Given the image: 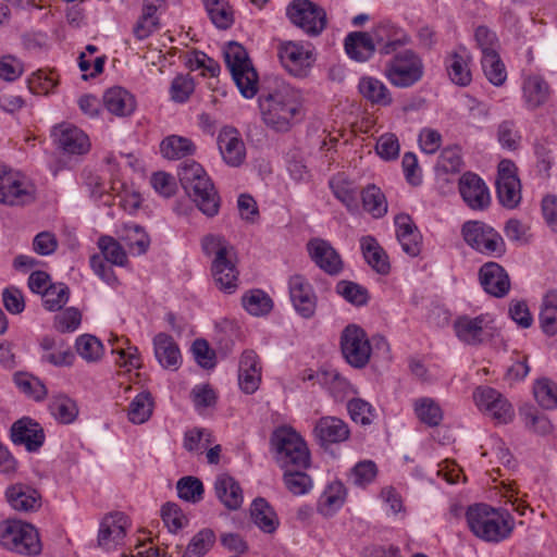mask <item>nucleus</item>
Instances as JSON below:
<instances>
[{
  "label": "nucleus",
  "instance_id": "f257e3e1",
  "mask_svg": "<svg viewBox=\"0 0 557 557\" xmlns=\"http://www.w3.org/2000/svg\"><path fill=\"white\" fill-rule=\"evenodd\" d=\"M259 108L262 120L269 127L286 132L300 120L301 94L284 81L275 79L272 85L262 89Z\"/></svg>",
  "mask_w": 557,
  "mask_h": 557
},
{
  "label": "nucleus",
  "instance_id": "f03ea898",
  "mask_svg": "<svg viewBox=\"0 0 557 557\" xmlns=\"http://www.w3.org/2000/svg\"><path fill=\"white\" fill-rule=\"evenodd\" d=\"M177 176L185 193L203 214L210 218L218 214L220 197L211 178L198 162L182 163Z\"/></svg>",
  "mask_w": 557,
  "mask_h": 557
},
{
  "label": "nucleus",
  "instance_id": "7ed1b4c3",
  "mask_svg": "<svg viewBox=\"0 0 557 557\" xmlns=\"http://www.w3.org/2000/svg\"><path fill=\"white\" fill-rule=\"evenodd\" d=\"M466 518L471 532L485 542H500L512 531L511 516L485 504L470 506Z\"/></svg>",
  "mask_w": 557,
  "mask_h": 557
},
{
  "label": "nucleus",
  "instance_id": "20e7f679",
  "mask_svg": "<svg viewBox=\"0 0 557 557\" xmlns=\"http://www.w3.org/2000/svg\"><path fill=\"white\" fill-rule=\"evenodd\" d=\"M202 251L214 256L211 271L220 290L233 294L237 289L238 271L230 258L232 246L220 235L209 234L201 240Z\"/></svg>",
  "mask_w": 557,
  "mask_h": 557
},
{
  "label": "nucleus",
  "instance_id": "39448f33",
  "mask_svg": "<svg viewBox=\"0 0 557 557\" xmlns=\"http://www.w3.org/2000/svg\"><path fill=\"white\" fill-rule=\"evenodd\" d=\"M270 444L281 468L310 466L307 444L293 428L283 425L275 429L270 437Z\"/></svg>",
  "mask_w": 557,
  "mask_h": 557
},
{
  "label": "nucleus",
  "instance_id": "423d86ee",
  "mask_svg": "<svg viewBox=\"0 0 557 557\" xmlns=\"http://www.w3.org/2000/svg\"><path fill=\"white\" fill-rule=\"evenodd\" d=\"M223 55L239 92L247 99L253 98L258 92L259 76L246 49L236 41H230Z\"/></svg>",
  "mask_w": 557,
  "mask_h": 557
},
{
  "label": "nucleus",
  "instance_id": "0eeeda50",
  "mask_svg": "<svg viewBox=\"0 0 557 557\" xmlns=\"http://www.w3.org/2000/svg\"><path fill=\"white\" fill-rule=\"evenodd\" d=\"M423 75V61L412 49L395 53L384 66V76L397 88H409L419 83Z\"/></svg>",
  "mask_w": 557,
  "mask_h": 557
},
{
  "label": "nucleus",
  "instance_id": "6e6552de",
  "mask_svg": "<svg viewBox=\"0 0 557 557\" xmlns=\"http://www.w3.org/2000/svg\"><path fill=\"white\" fill-rule=\"evenodd\" d=\"M0 544L18 554L38 555L41 552L38 531L21 520L0 522Z\"/></svg>",
  "mask_w": 557,
  "mask_h": 557
},
{
  "label": "nucleus",
  "instance_id": "1a4fd4ad",
  "mask_svg": "<svg viewBox=\"0 0 557 557\" xmlns=\"http://www.w3.org/2000/svg\"><path fill=\"white\" fill-rule=\"evenodd\" d=\"M36 198V187L20 172L0 165V202L9 206H25Z\"/></svg>",
  "mask_w": 557,
  "mask_h": 557
},
{
  "label": "nucleus",
  "instance_id": "9d476101",
  "mask_svg": "<svg viewBox=\"0 0 557 557\" xmlns=\"http://www.w3.org/2000/svg\"><path fill=\"white\" fill-rule=\"evenodd\" d=\"M461 233L465 242L481 253L499 257L506 251L502 235L484 222L468 221L462 225Z\"/></svg>",
  "mask_w": 557,
  "mask_h": 557
},
{
  "label": "nucleus",
  "instance_id": "9b49d317",
  "mask_svg": "<svg viewBox=\"0 0 557 557\" xmlns=\"http://www.w3.org/2000/svg\"><path fill=\"white\" fill-rule=\"evenodd\" d=\"M289 21L309 36L320 35L326 26L325 11L309 0H294L287 9Z\"/></svg>",
  "mask_w": 557,
  "mask_h": 557
},
{
  "label": "nucleus",
  "instance_id": "f8f14e48",
  "mask_svg": "<svg viewBox=\"0 0 557 557\" xmlns=\"http://www.w3.org/2000/svg\"><path fill=\"white\" fill-rule=\"evenodd\" d=\"M341 349L345 360L357 369L367 366L372 351L366 332L356 324L347 325L342 332Z\"/></svg>",
  "mask_w": 557,
  "mask_h": 557
},
{
  "label": "nucleus",
  "instance_id": "ddd939ff",
  "mask_svg": "<svg viewBox=\"0 0 557 557\" xmlns=\"http://www.w3.org/2000/svg\"><path fill=\"white\" fill-rule=\"evenodd\" d=\"M473 399L478 408L498 424H507L515 417L511 404L495 388L479 386L473 392Z\"/></svg>",
  "mask_w": 557,
  "mask_h": 557
},
{
  "label": "nucleus",
  "instance_id": "4468645a",
  "mask_svg": "<svg viewBox=\"0 0 557 557\" xmlns=\"http://www.w3.org/2000/svg\"><path fill=\"white\" fill-rule=\"evenodd\" d=\"M496 193L499 202L508 208H516L521 200L520 180L516 174V165L510 160H502L498 164Z\"/></svg>",
  "mask_w": 557,
  "mask_h": 557
},
{
  "label": "nucleus",
  "instance_id": "2eb2a0df",
  "mask_svg": "<svg viewBox=\"0 0 557 557\" xmlns=\"http://www.w3.org/2000/svg\"><path fill=\"white\" fill-rule=\"evenodd\" d=\"M380 54H391L398 48L410 42V36L405 29L391 21H381L368 32Z\"/></svg>",
  "mask_w": 557,
  "mask_h": 557
},
{
  "label": "nucleus",
  "instance_id": "dca6fc26",
  "mask_svg": "<svg viewBox=\"0 0 557 557\" xmlns=\"http://www.w3.org/2000/svg\"><path fill=\"white\" fill-rule=\"evenodd\" d=\"M458 190L465 203L472 210H485L491 203L486 184L473 172H465L459 177Z\"/></svg>",
  "mask_w": 557,
  "mask_h": 557
},
{
  "label": "nucleus",
  "instance_id": "f3484780",
  "mask_svg": "<svg viewBox=\"0 0 557 557\" xmlns=\"http://www.w3.org/2000/svg\"><path fill=\"white\" fill-rule=\"evenodd\" d=\"M289 296L296 311L306 319L315 312L317 297L311 284L300 274L289 278Z\"/></svg>",
  "mask_w": 557,
  "mask_h": 557
},
{
  "label": "nucleus",
  "instance_id": "a211bd4d",
  "mask_svg": "<svg viewBox=\"0 0 557 557\" xmlns=\"http://www.w3.org/2000/svg\"><path fill=\"white\" fill-rule=\"evenodd\" d=\"M222 159L230 166H239L246 159V147L239 132L231 126L223 127L216 138Z\"/></svg>",
  "mask_w": 557,
  "mask_h": 557
},
{
  "label": "nucleus",
  "instance_id": "6ab92c4d",
  "mask_svg": "<svg viewBox=\"0 0 557 557\" xmlns=\"http://www.w3.org/2000/svg\"><path fill=\"white\" fill-rule=\"evenodd\" d=\"M309 256L314 263L330 275H337L344 268L343 260L334 247L326 240L313 238L307 244Z\"/></svg>",
  "mask_w": 557,
  "mask_h": 557
},
{
  "label": "nucleus",
  "instance_id": "aec40b11",
  "mask_svg": "<svg viewBox=\"0 0 557 557\" xmlns=\"http://www.w3.org/2000/svg\"><path fill=\"white\" fill-rule=\"evenodd\" d=\"M490 322L488 314H480L474 318L460 315L454 322V331L459 341L476 346L484 342L485 330Z\"/></svg>",
  "mask_w": 557,
  "mask_h": 557
},
{
  "label": "nucleus",
  "instance_id": "412c9836",
  "mask_svg": "<svg viewBox=\"0 0 557 557\" xmlns=\"http://www.w3.org/2000/svg\"><path fill=\"white\" fill-rule=\"evenodd\" d=\"M11 438L16 445H24L30 453L37 451L45 442V433L39 423L22 418L13 423Z\"/></svg>",
  "mask_w": 557,
  "mask_h": 557
},
{
  "label": "nucleus",
  "instance_id": "4be33fe9",
  "mask_svg": "<svg viewBox=\"0 0 557 557\" xmlns=\"http://www.w3.org/2000/svg\"><path fill=\"white\" fill-rule=\"evenodd\" d=\"M479 278L483 289L497 298L506 296L510 280L505 269L496 262H487L480 268Z\"/></svg>",
  "mask_w": 557,
  "mask_h": 557
},
{
  "label": "nucleus",
  "instance_id": "5701e85b",
  "mask_svg": "<svg viewBox=\"0 0 557 557\" xmlns=\"http://www.w3.org/2000/svg\"><path fill=\"white\" fill-rule=\"evenodd\" d=\"M52 137L59 148L67 153L82 154L89 150V139L78 127L71 124H61L52 131Z\"/></svg>",
  "mask_w": 557,
  "mask_h": 557
},
{
  "label": "nucleus",
  "instance_id": "b1692460",
  "mask_svg": "<svg viewBox=\"0 0 557 557\" xmlns=\"http://www.w3.org/2000/svg\"><path fill=\"white\" fill-rule=\"evenodd\" d=\"M313 433L320 445L325 447L347 441L350 431L342 419L329 416L317 421Z\"/></svg>",
  "mask_w": 557,
  "mask_h": 557
},
{
  "label": "nucleus",
  "instance_id": "393cba45",
  "mask_svg": "<svg viewBox=\"0 0 557 557\" xmlns=\"http://www.w3.org/2000/svg\"><path fill=\"white\" fill-rule=\"evenodd\" d=\"M278 58L290 74L304 76L310 66L311 54L301 45L288 41L280 45Z\"/></svg>",
  "mask_w": 557,
  "mask_h": 557
},
{
  "label": "nucleus",
  "instance_id": "a878e982",
  "mask_svg": "<svg viewBox=\"0 0 557 557\" xmlns=\"http://www.w3.org/2000/svg\"><path fill=\"white\" fill-rule=\"evenodd\" d=\"M261 382V366L257 354L252 350L243 352L239 360L238 384L246 394H253Z\"/></svg>",
  "mask_w": 557,
  "mask_h": 557
},
{
  "label": "nucleus",
  "instance_id": "bb28decb",
  "mask_svg": "<svg viewBox=\"0 0 557 557\" xmlns=\"http://www.w3.org/2000/svg\"><path fill=\"white\" fill-rule=\"evenodd\" d=\"M396 236L403 250L410 257H417L421 251L422 236L408 214L395 218Z\"/></svg>",
  "mask_w": 557,
  "mask_h": 557
},
{
  "label": "nucleus",
  "instance_id": "cd10ccee",
  "mask_svg": "<svg viewBox=\"0 0 557 557\" xmlns=\"http://www.w3.org/2000/svg\"><path fill=\"white\" fill-rule=\"evenodd\" d=\"M126 524L127 519L122 512L104 517L98 534L99 546L110 549L117 545L126 535Z\"/></svg>",
  "mask_w": 557,
  "mask_h": 557
},
{
  "label": "nucleus",
  "instance_id": "c85d7f7f",
  "mask_svg": "<svg viewBox=\"0 0 557 557\" xmlns=\"http://www.w3.org/2000/svg\"><path fill=\"white\" fill-rule=\"evenodd\" d=\"M214 492L219 500L230 510H236L243 504V490L239 483L227 473L216 476Z\"/></svg>",
  "mask_w": 557,
  "mask_h": 557
},
{
  "label": "nucleus",
  "instance_id": "c756f323",
  "mask_svg": "<svg viewBox=\"0 0 557 557\" xmlns=\"http://www.w3.org/2000/svg\"><path fill=\"white\" fill-rule=\"evenodd\" d=\"M154 356L162 368L177 370L181 366V351L173 337L159 333L153 337Z\"/></svg>",
  "mask_w": 557,
  "mask_h": 557
},
{
  "label": "nucleus",
  "instance_id": "7c9ffc66",
  "mask_svg": "<svg viewBox=\"0 0 557 557\" xmlns=\"http://www.w3.org/2000/svg\"><path fill=\"white\" fill-rule=\"evenodd\" d=\"M11 507L18 511H35L41 506L39 493L25 484H14L5 492Z\"/></svg>",
  "mask_w": 557,
  "mask_h": 557
},
{
  "label": "nucleus",
  "instance_id": "2f4dec72",
  "mask_svg": "<svg viewBox=\"0 0 557 557\" xmlns=\"http://www.w3.org/2000/svg\"><path fill=\"white\" fill-rule=\"evenodd\" d=\"M107 110L116 116H129L136 109L135 97L122 87H112L103 95Z\"/></svg>",
  "mask_w": 557,
  "mask_h": 557
},
{
  "label": "nucleus",
  "instance_id": "473e14b6",
  "mask_svg": "<svg viewBox=\"0 0 557 557\" xmlns=\"http://www.w3.org/2000/svg\"><path fill=\"white\" fill-rule=\"evenodd\" d=\"M358 90L371 104L388 107L393 103V96L389 89L376 77L362 76L358 83Z\"/></svg>",
  "mask_w": 557,
  "mask_h": 557
},
{
  "label": "nucleus",
  "instance_id": "72a5a7b5",
  "mask_svg": "<svg viewBox=\"0 0 557 557\" xmlns=\"http://www.w3.org/2000/svg\"><path fill=\"white\" fill-rule=\"evenodd\" d=\"M360 248L364 260L375 272L380 274H387L389 272L388 257L373 236H362L360 238Z\"/></svg>",
  "mask_w": 557,
  "mask_h": 557
},
{
  "label": "nucleus",
  "instance_id": "f704fd0d",
  "mask_svg": "<svg viewBox=\"0 0 557 557\" xmlns=\"http://www.w3.org/2000/svg\"><path fill=\"white\" fill-rule=\"evenodd\" d=\"M344 46L348 57L357 62L368 61L376 50L368 32L348 34Z\"/></svg>",
  "mask_w": 557,
  "mask_h": 557
},
{
  "label": "nucleus",
  "instance_id": "c9c22d12",
  "mask_svg": "<svg viewBox=\"0 0 557 557\" xmlns=\"http://www.w3.org/2000/svg\"><path fill=\"white\" fill-rule=\"evenodd\" d=\"M117 235L121 242L134 255H144L150 245V239L145 230L135 223L124 224L119 231Z\"/></svg>",
  "mask_w": 557,
  "mask_h": 557
},
{
  "label": "nucleus",
  "instance_id": "e433bc0d",
  "mask_svg": "<svg viewBox=\"0 0 557 557\" xmlns=\"http://www.w3.org/2000/svg\"><path fill=\"white\" fill-rule=\"evenodd\" d=\"M195 151L196 146L191 139L178 135H170L160 144L161 154L169 160H178L189 157L193 156Z\"/></svg>",
  "mask_w": 557,
  "mask_h": 557
},
{
  "label": "nucleus",
  "instance_id": "4c0bfd02",
  "mask_svg": "<svg viewBox=\"0 0 557 557\" xmlns=\"http://www.w3.org/2000/svg\"><path fill=\"white\" fill-rule=\"evenodd\" d=\"M523 97L530 108H537L545 103L549 96L548 84L540 75H529L524 78Z\"/></svg>",
  "mask_w": 557,
  "mask_h": 557
},
{
  "label": "nucleus",
  "instance_id": "58836bf2",
  "mask_svg": "<svg viewBox=\"0 0 557 557\" xmlns=\"http://www.w3.org/2000/svg\"><path fill=\"white\" fill-rule=\"evenodd\" d=\"M250 516L256 525L263 532L272 533L278 525L276 513L264 498L259 497L252 502Z\"/></svg>",
  "mask_w": 557,
  "mask_h": 557
},
{
  "label": "nucleus",
  "instance_id": "ea45409f",
  "mask_svg": "<svg viewBox=\"0 0 557 557\" xmlns=\"http://www.w3.org/2000/svg\"><path fill=\"white\" fill-rule=\"evenodd\" d=\"M539 320L540 326L546 335L557 334V290H550L544 296Z\"/></svg>",
  "mask_w": 557,
  "mask_h": 557
},
{
  "label": "nucleus",
  "instance_id": "a19ab883",
  "mask_svg": "<svg viewBox=\"0 0 557 557\" xmlns=\"http://www.w3.org/2000/svg\"><path fill=\"white\" fill-rule=\"evenodd\" d=\"M242 304L245 310L255 317H263L273 309V300L261 289H251L243 295Z\"/></svg>",
  "mask_w": 557,
  "mask_h": 557
},
{
  "label": "nucleus",
  "instance_id": "79ce46f5",
  "mask_svg": "<svg viewBox=\"0 0 557 557\" xmlns=\"http://www.w3.org/2000/svg\"><path fill=\"white\" fill-rule=\"evenodd\" d=\"M308 467H288L285 470L283 481L286 488L294 495H304L312 487L311 478L305 472Z\"/></svg>",
  "mask_w": 557,
  "mask_h": 557
},
{
  "label": "nucleus",
  "instance_id": "37998d69",
  "mask_svg": "<svg viewBox=\"0 0 557 557\" xmlns=\"http://www.w3.org/2000/svg\"><path fill=\"white\" fill-rule=\"evenodd\" d=\"M345 495L346 491L341 482L329 484L319 498V510L325 516L332 515L343 506Z\"/></svg>",
  "mask_w": 557,
  "mask_h": 557
},
{
  "label": "nucleus",
  "instance_id": "c03bdc74",
  "mask_svg": "<svg viewBox=\"0 0 557 557\" xmlns=\"http://www.w3.org/2000/svg\"><path fill=\"white\" fill-rule=\"evenodd\" d=\"M445 64L453 83L459 86H467L471 82V72L466 55L453 52L447 57Z\"/></svg>",
  "mask_w": 557,
  "mask_h": 557
},
{
  "label": "nucleus",
  "instance_id": "a18cd8bd",
  "mask_svg": "<svg viewBox=\"0 0 557 557\" xmlns=\"http://www.w3.org/2000/svg\"><path fill=\"white\" fill-rule=\"evenodd\" d=\"M98 248L101 257L109 261L110 264L124 267L127 263V255L124 247L115 238L103 235L98 239Z\"/></svg>",
  "mask_w": 557,
  "mask_h": 557
},
{
  "label": "nucleus",
  "instance_id": "49530a36",
  "mask_svg": "<svg viewBox=\"0 0 557 557\" xmlns=\"http://www.w3.org/2000/svg\"><path fill=\"white\" fill-rule=\"evenodd\" d=\"M362 203L366 211L373 218H382L387 212V202L382 190L375 185L367 186L361 193Z\"/></svg>",
  "mask_w": 557,
  "mask_h": 557
},
{
  "label": "nucleus",
  "instance_id": "de8ad7c7",
  "mask_svg": "<svg viewBox=\"0 0 557 557\" xmlns=\"http://www.w3.org/2000/svg\"><path fill=\"white\" fill-rule=\"evenodd\" d=\"M414 412L419 420L429 426H437L443 420L440 405L429 397H422L414 401Z\"/></svg>",
  "mask_w": 557,
  "mask_h": 557
},
{
  "label": "nucleus",
  "instance_id": "09e8293b",
  "mask_svg": "<svg viewBox=\"0 0 557 557\" xmlns=\"http://www.w3.org/2000/svg\"><path fill=\"white\" fill-rule=\"evenodd\" d=\"M206 10L212 23L221 28L226 29L231 27L234 22L233 11L227 1L225 0H203Z\"/></svg>",
  "mask_w": 557,
  "mask_h": 557
},
{
  "label": "nucleus",
  "instance_id": "8fccbe9b",
  "mask_svg": "<svg viewBox=\"0 0 557 557\" xmlns=\"http://www.w3.org/2000/svg\"><path fill=\"white\" fill-rule=\"evenodd\" d=\"M153 401L150 393L138 394L128 406V419L132 423H145L152 414Z\"/></svg>",
  "mask_w": 557,
  "mask_h": 557
},
{
  "label": "nucleus",
  "instance_id": "3c124183",
  "mask_svg": "<svg viewBox=\"0 0 557 557\" xmlns=\"http://www.w3.org/2000/svg\"><path fill=\"white\" fill-rule=\"evenodd\" d=\"M49 410L55 420L64 424L72 423L78 414L75 401L64 395L54 397L49 405Z\"/></svg>",
  "mask_w": 557,
  "mask_h": 557
},
{
  "label": "nucleus",
  "instance_id": "603ef678",
  "mask_svg": "<svg viewBox=\"0 0 557 557\" xmlns=\"http://www.w3.org/2000/svg\"><path fill=\"white\" fill-rule=\"evenodd\" d=\"M335 290L346 301L357 307L367 305L370 298L366 287L351 281H339L335 286Z\"/></svg>",
  "mask_w": 557,
  "mask_h": 557
},
{
  "label": "nucleus",
  "instance_id": "864d4df0",
  "mask_svg": "<svg viewBox=\"0 0 557 557\" xmlns=\"http://www.w3.org/2000/svg\"><path fill=\"white\" fill-rule=\"evenodd\" d=\"M481 63L486 78L493 85L502 86L505 83L507 72L498 52L486 53V55L482 57Z\"/></svg>",
  "mask_w": 557,
  "mask_h": 557
},
{
  "label": "nucleus",
  "instance_id": "5fc2aeb1",
  "mask_svg": "<svg viewBox=\"0 0 557 557\" xmlns=\"http://www.w3.org/2000/svg\"><path fill=\"white\" fill-rule=\"evenodd\" d=\"M534 397L544 409L557 407V384L549 379H540L534 384Z\"/></svg>",
  "mask_w": 557,
  "mask_h": 557
},
{
  "label": "nucleus",
  "instance_id": "6e6d98bb",
  "mask_svg": "<svg viewBox=\"0 0 557 557\" xmlns=\"http://www.w3.org/2000/svg\"><path fill=\"white\" fill-rule=\"evenodd\" d=\"M214 541V532L210 529H202L194 535L182 557H202L212 547Z\"/></svg>",
  "mask_w": 557,
  "mask_h": 557
},
{
  "label": "nucleus",
  "instance_id": "4d7b16f0",
  "mask_svg": "<svg viewBox=\"0 0 557 557\" xmlns=\"http://www.w3.org/2000/svg\"><path fill=\"white\" fill-rule=\"evenodd\" d=\"M69 296L70 289L65 284H50L42 296L44 307L49 311H58L67 302Z\"/></svg>",
  "mask_w": 557,
  "mask_h": 557
},
{
  "label": "nucleus",
  "instance_id": "13d9d810",
  "mask_svg": "<svg viewBox=\"0 0 557 557\" xmlns=\"http://www.w3.org/2000/svg\"><path fill=\"white\" fill-rule=\"evenodd\" d=\"M176 490L180 498L194 504L202 499L205 492L202 482L195 476L180 479L176 483Z\"/></svg>",
  "mask_w": 557,
  "mask_h": 557
},
{
  "label": "nucleus",
  "instance_id": "bf43d9fd",
  "mask_svg": "<svg viewBox=\"0 0 557 557\" xmlns=\"http://www.w3.org/2000/svg\"><path fill=\"white\" fill-rule=\"evenodd\" d=\"M76 351L86 361L94 362L101 358L103 347L96 336L84 334L76 339Z\"/></svg>",
  "mask_w": 557,
  "mask_h": 557
},
{
  "label": "nucleus",
  "instance_id": "052dcab7",
  "mask_svg": "<svg viewBox=\"0 0 557 557\" xmlns=\"http://www.w3.org/2000/svg\"><path fill=\"white\" fill-rule=\"evenodd\" d=\"M347 409L350 418L362 425L371 424L376 418V411L371 404L361 399L352 398L347 404Z\"/></svg>",
  "mask_w": 557,
  "mask_h": 557
},
{
  "label": "nucleus",
  "instance_id": "680f3d73",
  "mask_svg": "<svg viewBox=\"0 0 557 557\" xmlns=\"http://www.w3.org/2000/svg\"><path fill=\"white\" fill-rule=\"evenodd\" d=\"M161 517L170 532H177L183 529L188 519L177 504L166 503L162 506Z\"/></svg>",
  "mask_w": 557,
  "mask_h": 557
},
{
  "label": "nucleus",
  "instance_id": "e2e57ef3",
  "mask_svg": "<svg viewBox=\"0 0 557 557\" xmlns=\"http://www.w3.org/2000/svg\"><path fill=\"white\" fill-rule=\"evenodd\" d=\"M15 383L23 393L37 401L42 400L47 395L46 386L36 377L18 374L15 376Z\"/></svg>",
  "mask_w": 557,
  "mask_h": 557
},
{
  "label": "nucleus",
  "instance_id": "0e129e2a",
  "mask_svg": "<svg viewBox=\"0 0 557 557\" xmlns=\"http://www.w3.org/2000/svg\"><path fill=\"white\" fill-rule=\"evenodd\" d=\"M375 150L386 161L397 159L400 150L397 136L392 133L381 135L376 141Z\"/></svg>",
  "mask_w": 557,
  "mask_h": 557
},
{
  "label": "nucleus",
  "instance_id": "69168bd1",
  "mask_svg": "<svg viewBox=\"0 0 557 557\" xmlns=\"http://www.w3.org/2000/svg\"><path fill=\"white\" fill-rule=\"evenodd\" d=\"M376 473V465L371 460H363L351 469L350 480L355 485L364 486L375 479Z\"/></svg>",
  "mask_w": 557,
  "mask_h": 557
},
{
  "label": "nucleus",
  "instance_id": "338daca9",
  "mask_svg": "<svg viewBox=\"0 0 557 557\" xmlns=\"http://www.w3.org/2000/svg\"><path fill=\"white\" fill-rule=\"evenodd\" d=\"M195 89L194 79L188 75L176 76L171 84V98L175 102H185Z\"/></svg>",
  "mask_w": 557,
  "mask_h": 557
},
{
  "label": "nucleus",
  "instance_id": "774afa93",
  "mask_svg": "<svg viewBox=\"0 0 557 557\" xmlns=\"http://www.w3.org/2000/svg\"><path fill=\"white\" fill-rule=\"evenodd\" d=\"M81 321V312L71 307L54 317V327L61 333L73 332L79 326Z\"/></svg>",
  "mask_w": 557,
  "mask_h": 557
}]
</instances>
